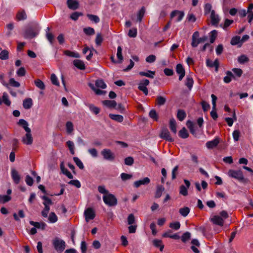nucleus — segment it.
Here are the masks:
<instances>
[{
  "instance_id": "nucleus-1",
  "label": "nucleus",
  "mask_w": 253,
  "mask_h": 253,
  "mask_svg": "<svg viewBox=\"0 0 253 253\" xmlns=\"http://www.w3.org/2000/svg\"><path fill=\"white\" fill-rule=\"evenodd\" d=\"M40 31L37 26H29L25 28L23 36L26 39H32L37 36Z\"/></svg>"
},
{
  "instance_id": "nucleus-2",
  "label": "nucleus",
  "mask_w": 253,
  "mask_h": 253,
  "mask_svg": "<svg viewBox=\"0 0 253 253\" xmlns=\"http://www.w3.org/2000/svg\"><path fill=\"white\" fill-rule=\"evenodd\" d=\"M227 175L229 177L235 178L240 182H244L245 181L243 172L241 170L229 169L228 171Z\"/></svg>"
},
{
  "instance_id": "nucleus-3",
  "label": "nucleus",
  "mask_w": 253,
  "mask_h": 253,
  "mask_svg": "<svg viewBox=\"0 0 253 253\" xmlns=\"http://www.w3.org/2000/svg\"><path fill=\"white\" fill-rule=\"evenodd\" d=\"M103 200L104 203L109 207L115 206L117 204V199L115 196L111 193L103 195Z\"/></svg>"
},
{
  "instance_id": "nucleus-4",
  "label": "nucleus",
  "mask_w": 253,
  "mask_h": 253,
  "mask_svg": "<svg viewBox=\"0 0 253 253\" xmlns=\"http://www.w3.org/2000/svg\"><path fill=\"white\" fill-rule=\"evenodd\" d=\"M199 34L197 31L195 32L192 35L191 42V45L192 47H197L199 43L205 42L208 39V38L206 36H203L200 38H199Z\"/></svg>"
},
{
  "instance_id": "nucleus-5",
  "label": "nucleus",
  "mask_w": 253,
  "mask_h": 253,
  "mask_svg": "<svg viewBox=\"0 0 253 253\" xmlns=\"http://www.w3.org/2000/svg\"><path fill=\"white\" fill-rule=\"evenodd\" d=\"M53 245L55 249L58 252H62L66 246L65 242L58 238H56L53 241Z\"/></svg>"
},
{
  "instance_id": "nucleus-6",
  "label": "nucleus",
  "mask_w": 253,
  "mask_h": 253,
  "mask_svg": "<svg viewBox=\"0 0 253 253\" xmlns=\"http://www.w3.org/2000/svg\"><path fill=\"white\" fill-rule=\"evenodd\" d=\"M101 154L106 160L112 161L115 159V155L110 149H104L101 151Z\"/></svg>"
},
{
  "instance_id": "nucleus-7",
  "label": "nucleus",
  "mask_w": 253,
  "mask_h": 253,
  "mask_svg": "<svg viewBox=\"0 0 253 253\" xmlns=\"http://www.w3.org/2000/svg\"><path fill=\"white\" fill-rule=\"evenodd\" d=\"M150 82L148 79H144L140 81L138 84V89L142 91L145 95L148 94V90L147 86L149 85Z\"/></svg>"
},
{
  "instance_id": "nucleus-8",
  "label": "nucleus",
  "mask_w": 253,
  "mask_h": 253,
  "mask_svg": "<svg viewBox=\"0 0 253 253\" xmlns=\"http://www.w3.org/2000/svg\"><path fill=\"white\" fill-rule=\"evenodd\" d=\"M26 134L22 138V141L24 144L30 145L33 143V141L31 130L26 131Z\"/></svg>"
},
{
  "instance_id": "nucleus-9",
  "label": "nucleus",
  "mask_w": 253,
  "mask_h": 253,
  "mask_svg": "<svg viewBox=\"0 0 253 253\" xmlns=\"http://www.w3.org/2000/svg\"><path fill=\"white\" fill-rule=\"evenodd\" d=\"M184 182L185 184V186L182 185L180 186L179 194L184 196H186L188 195V189L190 187V183L186 179H184Z\"/></svg>"
},
{
  "instance_id": "nucleus-10",
  "label": "nucleus",
  "mask_w": 253,
  "mask_h": 253,
  "mask_svg": "<svg viewBox=\"0 0 253 253\" xmlns=\"http://www.w3.org/2000/svg\"><path fill=\"white\" fill-rule=\"evenodd\" d=\"M210 18L211 25L216 26H217L220 21V17L219 15L215 13L214 10L211 11V13L210 14Z\"/></svg>"
},
{
  "instance_id": "nucleus-11",
  "label": "nucleus",
  "mask_w": 253,
  "mask_h": 253,
  "mask_svg": "<svg viewBox=\"0 0 253 253\" xmlns=\"http://www.w3.org/2000/svg\"><path fill=\"white\" fill-rule=\"evenodd\" d=\"M84 214L85 220L88 222L89 220L93 219L95 217V213L91 208H88L85 210Z\"/></svg>"
},
{
  "instance_id": "nucleus-12",
  "label": "nucleus",
  "mask_w": 253,
  "mask_h": 253,
  "mask_svg": "<svg viewBox=\"0 0 253 253\" xmlns=\"http://www.w3.org/2000/svg\"><path fill=\"white\" fill-rule=\"evenodd\" d=\"M206 65L208 67L210 68H215V71L217 72L218 70V67H219V61L217 59H216L214 61H212V60L208 59L206 60Z\"/></svg>"
},
{
  "instance_id": "nucleus-13",
  "label": "nucleus",
  "mask_w": 253,
  "mask_h": 253,
  "mask_svg": "<svg viewBox=\"0 0 253 253\" xmlns=\"http://www.w3.org/2000/svg\"><path fill=\"white\" fill-rule=\"evenodd\" d=\"M160 137L169 142L173 141V139L171 137L169 132L167 128H164L162 130Z\"/></svg>"
},
{
  "instance_id": "nucleus-14",
  "label": "nucleus",
  "mask_w": 253,
  "mask_h": 253,
  "mask_svg": "<svg viewBox=\"0 0 253 253\" xmlns=\"http://www.w3.org/2000/svg\"><path fill=\"white\" fill-rule=\"evenodd\" d=\"M184 15V13L183 12L178 10H174L172 11L170 14V18H173L175 16H177L176 22H179L183 19Z\"/></svg>"
},
{
  "instance_id": "nucleus-15",
  "label": "nucleus",
  "mask_w": 253,
  "mask_h": 253,
  "mask_svg": "<svg viewBox=\"0 0 253 253\" xmlns=\"http://www.w3.org/2000/svg\"><path fill=\"white\" fill-rule=\"evenodd\" d=\"M11 175L14 183L18 184L20 180V176L18 171L15 169H12L11 170Z\"/></svg>"
},
{
  "instance_id": "nucleus-16",
  "label": "nucleus",
  "mask_w": 253,
  "mask_h": 253,
  "mask_svg": "<svg viewBox=\"0 0 253 253\" xmlns=\"http://www.w3.org/2000/svg\"><path fill=\"white\" fill-rule=\"evenodd\" d=\"M176 72L179 74V80L181 81L185 76V70L181 64H178L176 67Z\"/></svg>"
},
{
  "instance_id": "nucleus-17",
  "label": "nucleus",
  "mask_w": 253,
  "mask_h": 253,
  "mask_svg": "<svg viewBox=\"0 0 253 253\" xmlns=\"http://www.w3.org/2000/svg\"><path fill=\"white\" fill-rule=\"evenodd\" d=\"M213 224L222 226L224 224L223 219L219 215H214L211 219Z\"/></svg>"
},
{
  "instance_id": "nucleus-18",
  "label": "nucleus",
  "mask_w": 253,
  "mask_h": 253,
  "mask_svg": "<svg viewBox=\"0 0 253 253\" xmlns=\"http://www.w3.org/2000/svg\"><path fill=\"white\" fill-rule=\"evenodd\" d=\"M67 4L69 8L76 10L79 7V3L76 0H67Z\"/></svg>"
},
{
  "instance_id": "nucleus-19",
  "label": "nucleus",
  "mask_w": 253,
  "mask_h": 253,
  "mask_svg": "<svg viewBox=\"0 0 253 253\" xmlns=\"http://www.w3.org/2000/svg\"><path fill=\"white\" fill-rule=\"evenodd\" d=\"M150 181V179L148 177H145L142 179L135 181L134 185L135 187L138 188L141 185H145L149 183Z\"/></svg>"
},
{
  "instance_id": "nucleus-20",
  "label": "nucleus",
  "mask_w": 253,
  "mask_h": 253,
  "mask_svg": "<svg viewBox=\"0 0 253 253\" xmlns=\"http://www.w3.org/2000/svg\"><path fill=\"white\" fill-rule=\"evenodd\" d=\"M33 106V100L31 98L25 99L23 101V107L25 109H29Z\"/></svg>"
},
{
  "instance_id": "nucleus-21",
  "label": "nucleus",
  "mask_w": 253,
  "mask_h": 253,
  "mask_svg": "<svg viewBox=\"0 0 253 253\" xmlns=\"http://www.w3.org/2000/svg\"><path fill=\"white\" fill-rule=\"evenodd\" d=\"M219 141L217 138H215L213 140L208 141L206 143V146L209 149H212L216 147L219 143Z\"/></svg>"
},
{
  "instance_id": "nucleus-22",
  "label": "nucleus",
  "mask_w": 253,
  "mask_h": 253,
  "mask_svg": "<svg viewBox=\"0 0 253 253\" xmlns=\"http://www.w3.org/2000/svg\"><path fill=\"white\" fill-rule=\"evenodd\" d=\"M60 168L61 169V171L62 173L66 175L70 179H73V175L71 174V173L67 169H66L65 168L64 163L62 162H61L60 164Z\"/></svg>"
},
{
  "instance_id": "nucleus-23",
  "label": "nucleus",
  "mask_w": 253,
  "mask_h": 253,
  "mask_svg": "<svg viewBox=\"0 0 253 253\" xmlns=\"http://www.w3.org/2000/svg\"><path fill=\"white\" fill-rule=\"evenodd\" d=\"M16 18L18 21L25 20L27 18V14L24 10H19L16 16Z\"/></svg>"
},
{
  "instance_id": "nucleus-24",
  "label": "nucleus",
  "mask_w": 253,
  "mask_h": 253,
  "mask_svg": "<svg viewBox=\"0 0 253 253\" xmlns=\"http://www.w3.org/2000/svg\"><path fill=\"white\" fill-rule=\"evenodd\" d=\"M30 224L31 225L34 226L36 228H37L39 229H44L46 225L44 222H35L33 221H30Z\"/></svg>"
},
{
  "instance_id": "nucleus-25",
  "label": "nucleus",
  "mask_w": 253,
  "mask_h": 253,
  "mask_svg": "<svg viewBox=\"0 0 253 253\" xmlns=\"http://www.w3.org/2000/svg\"><path fill=\"white\" fill-rule=\"evenodd\" d=\"M102 104L109 108H114L116 106V102L114 100H104L102 101Z\"/></svg>"
},
{
  "instance_id": "nucleus-26",
  "label": "nucleus",
  "mask_w": 253,
  "mask_h": 253,
  "mask_svg": "<svg viewBox=\"0 0 253 253\" xmlns=\"http://www.w3.org/2000/svg\"><path fill=\"white\" fill-rule=\"evenodd\" d=\"M109 116L112 120L119 123H122L124 120L123 116L121 115L110 114Z\"/></svg>"
},
{
  "instance_id": "nucleus-27",
  "label": "nucleus",
  "mask_w": 253,
  "mask_h": 253,
  "mask_svg": "<svg viewBox=\"0 0 253 253\" xmlns=\"http://www.w3.org/2000/svg\"><path fill=\"white\" fill-rule=\"evenodd\" d=\"M17 124L21 126L26 131L30 130L31 129L28 127L29 124L28 122L24 119H20L17 122Z\"/></svg>"
},
{
  "instance_id": "nucleus-28",
  "label": "nucleus",
  "mask_w": 253,
  "mask_h": 253,
  "mask_svg": "<svg viewBox=\"0 0 253 253\" xmlns=\"http://www.w3.org/2000/svg\"><path fill=\"white\" fill-rule=\"evenodd\" d=\"M226 73V76L224 77L223 79L224 83L226 84L229 83L231 81L232 78H235V76L231 71H228Z\"/></svg>"
},
{
  "instance_id": "nucleus-29",
  "label": "nucleus",
  "mask_w": 253,
  "mask_h": 253,
  "mask_svg": "<svg viewBox=\"0 0 253 253\" xmlns=\"http://www.w3.org/2000/svg\"><path fill=\"white\" fill-rule=\"evenodd\" d=\"M169 128L173 133H176V124L174 118H171L169 120Z\"/></svg>"
},
{
  "instance_id": "nucleus-30",
  "label": "nucleus",
  "mask_w": 253,
  "mask_h": 253,
  "mask_svg": "<svg viewBox=\"0 0 253 253\" xmlns=\"http://www.w3.org/2000/svg\"><path fill=\"white\" fill-rule=\"evenodd\" d=\"M74 65L77 68L80 70H84L85 69V65L83 61L81 60L76 59L74 61Z\"/></svg>"
},
{
  "instance_id": "nucleus-31",
  "label": "nucleus",
  "mask_w": 253,
  "mask_h": 253,
  "mask_svg": "<svg viewBox=\"0 0 253 253\" xmlns=\"http://www.w3.org/2000/svg\"><path fill=\"white\" fill-rule=\"evenodd\" d=\"M139 75L141 76H145L150 78H154L155 75V72L151 70H148L147 72H140Z\"/></svg>"
},
{
  "instance_id": "nucleus-32",
  "label": "nucleus",
  "mask_w": 253,
  "mask_h": 253,
  "mask_svg": "<svg viewBox=\"0 0 253 253\" xmlns=\"http://www.w3.org/2000/svg\"><path fill=\"white\" fill-rule=\"evenodd\" d=\"M165 190V188L162 185H158L157 187V190L155 193V197L156 198H159L161 197L163 192Z\"/></svg>"
},
{
  "instance_id": "nucleus-33",
  "label": "nucleus",
  "mask_w": 253,
  "mask_h": 253,
  "mask_svg": "<svg viewBox=\"0 0 253 253\" xmlns=\"http://www.w3.org/2000/svg\"><path fill=\"white\" fill-rule=\"evenodd\" d=\"M145 13V9L144 7H142L138 12L137 14V21L139 22H141L142 20V19L144 16Z\"/></svg>"
},
{
  "instance_id": "nucleus-34",
  "label": "nucleus",
  "mask_w": 253,
  "mask_h": 253,
  "mask_svg": "<svg viewBox=\"0 0 253 253\" xmlns=\"http://www.w3.org/2000/svg\"><path fill=\"white\" fill-rule=\"evenodd\" d=\"M86 106L88 107L89 110L95 115L98 114L100 112V109L92 104H88Z\"/></svg>"
},
{
  "instance_id": "nucleus-35",
  "label": "nucleus",
  "mask_w": 253,
  "mask_h": 253,
  "mask_svg": "<svg viewBox=\"0 0 253 253\" xmlns=\"http://www.w3.org/2000/svg\"><path fill=\"white\" fill-rule=\"evenodd\" d=\"M153 243L156 247L159 248L161 252L163 251L164 248V245L163 244L162 240L155 239L153 240Z\"/></svg>"
},
{
  "instance_id": "nucleus-36",
  "label": "nucleus",
  "mask_w": 253,
  "mask_h": 253,
  "mask_svg": "<svg viewBox=\"0 0 253 253\" xmlns=\"http://www.w3.org/2000/svg\"><path fill=\"white\" fill-rule=\"evenodd\" d=\"M35 85L41 90L45 89V85L43 82L40 79H37L34 82Z\"/></svg>"
},
{
  "instance_id": "nucleus-37",
  "label": "nucleus",
  "mask_w": 253,
  "mask_h": 253,
  "mask_svg": "<svg viewBox=\"0 0 253 253\" xmlns=\"http://www.w3.org/2000/svg\"><path fill=\"white\" fill-rule=\"evenodd\" d=\"M185 112L183 110H178L177 113V118L180 121H182L186 117Z\"/></svg>"
},
{
  "instance_id": "nucleus-38",
  "label": "nucleus",
  "mask_w": 253,
  "mask_h": 253,
  "mask_svg": "<svg viewBox=\"0 0 253 253\" xmlns=\"http://www.w3.org/2000/svg\"><path fill=\"white\" fill-rule=\"evenodd\" d=\"M179 213L183 216H186L190 212V209L188 207H185L180 208L179 210Z\"/></svg>"
},
{
  "instance_id": "nucleus-39",
  "label": "nucleus",
  "mask_w": 253,
  "mask_h": 253,
  "mask_svg": "<svg viewBox=\"0 0 253 253\" xmlns=\"http://www.w3.org/2000/svg\"><path fill=\"white\" fill-rule=\"evenodd\" d=\"M66 128L67 132L68 134L72 133L74 130V126L73 123L70 121L67 122L66 124Z\"/></svg>"
},
{
  "instance_id": "nucleus-40",
  "label": "nucleus",
  "mask_w": 253,
  "mask_h": 253,
  "mask_svg": "<svg viewBox=\"0 0 253 253\" xmlns=\"http://www.w3.org/2000/svg\"><path fill=\"white\" fill-rule=\"evenodd\" d=\"M193 79L189 76L186 77L185 85L187 86L189 90H191L193 84Z\"/></svg>"
},
{
  "instance_id": "nucleus-41",
  "label": "nucleus",
  "mask_w": 253,
  "mask_h": 253,
  "mask_svg": "<svg viewBox=\"0 0 253 253\" xmlns=\"http://www.w3.org/2000/svg\"><path fill=\"white\" fill-rule=\"evenodd\" d=\"M87 17L90 21L95 23H98L100 21V19L99 17L97 15L88 14L87 15Z\"/></svg>"
},
{
  "instance_id": "nucleus-42",
  "label": "nucleus",
  "mask_w": 253,
  "mask_h": 253,
  "mask_svg": "<svg viewBox=\"0 0 253 253\" xmlns=\"http://www.w3.org/2000/svg\"><path fill=\"white\" fill-rule=\"evenodd\" d=\"M188 133L185 127H183L179 131V136L182 138H186L188 137Z\"/></svg>"
},
{
  "instance_id": "nucleus-43",
  "label": "nucleus",
  "mask_w": 253,
  "mask_h": 253,
  "mask_svg": "<svg viewBox=\"0 0 253 253\" xmlns=\"http://www.w3.org/2000/svg\"><path fill=\"white\" fill-rule=\"evenodd\" d=\"M95 86L97 87H100L102 89H104L106 87L107 85L102 80H97L95 82Z\"/></svg>"
},
{
  "instance_id": "nucleus-44",
  "label": "nucleus",
  "mask_w": 253,
  "mask_h": 253,
  "mask_svg": "<svg viewBox=\"0 0 253 253\" xmlns=\"http://www.w3.org/2000/svg\"><path fill=\"white\" fill-rule=\"evenodd\" d=\"M90 87L95 92L96 94L97 95H102L106 93V91L101 90L98 88H97L96 87L94 86L93 84H89Z\"/></svg>"
},
{
  "instance_id": "nucleus-45",
  "label": "nucleus",
  "mask_w": 253,
  "mask_h": 253,
  "mask_svg": "<svg viewBox=\"0 0 253 253\" xmlns=\"http://www.w3.org/2000/svg\"><path fill=\"white\" fill-rule=\"evenodd\" d=\"M57 220L58 217L54 212H52L49 214L48 216V220L49 222L53 223L56 222Z\"/></svg>"
},
{
  "instance_id": "nucleus-46",
  "label": "nucleus",
  "mask_w": 253,
  "mask_h": 253,
  "mask_svg": "<svg viewBox=\"0 0 253 253\" xmlns=\"http://www.w3.org/2000/svg\"><path fill=\"white\" fill-rule=\"evenodd\" d=\"M73 160L76 165L81 169H84V166L81 160L77 157H75L73 158Z\"/></svg>"
},
{
  "instance_id": "nucleus-47",
  "label": "nucleus",
  "mask_w": 253,
  "mask_h": 253,
  "mask_svg": "<svg viewBox=\"0 0 253 253\" xmlns=\"http://www.w3.org/2000/svg\"><path fill=\"white\" fill-rule=\"evenodd\" d=\"M249 60V59L248 57L244 54L241 55L238 58V61L240 64H244L246 62H248Z\"/></svg>"
},
{
  "instance_id": "nucleus-48",
  "label": "nucleus",
  "mask_w": 253,
  "mask_h": 253,
  "mask_svg": "<svg viewBox=\"0 0 253 253\" xmlns=\"http://www.w3.org/2000/svg\"><path fill=\"white\" fill-rule=\"evenodd\" d=\"M2 102H3L6 105L9 106L11 104V102L8 99V96L6 92H4L2 95Z\"/></svg>"
},
{
  "instance_id": "nucleus-49",
  "label": "nucleus",
  "mask_w": 253,
  "mask_h": 253,
  "mask_svg": "<svg viewBox=\"0 0 253 253\" xmlns=\"http://www.w3.org/2000/svg\"><path fill=\"white\" fill-rule=\"evenodd\" d=\"M212 8V5L211 4L209 3H207L204 6V13L205 15H207L209 14L210 13H211V11L212 10L211 9Z\"/></svg>"
},
{
  "instance_id": "nucleus-50",
  "label": "nucleus",
  "mask_w": 253,
  "mask_h": 253,
  "mask_svg": "<svg viewBox=\"0 0 253 253\" xmlns=\"http://www.w3.org/2000/svg\"><path fill=\"white\" fill-rule=\"evenodd\" d=\"M66 143L70 150V153L72 155L75 154V146L74 142L73 141L69 140Z\"/></svg>"
},
{
  "instance_id": "nucleus-51",
  "label": "nucleus",
  "mask_w": 253,
  "mask_h": 253,
  "mask_svg": "<svg viewBox=\"0 0 253 253\" xmlns=\"http://www.w3.org/2000/svg\"><path fill=\"white\" fill-rule=\"evenodd\" d=\"M50 80L53 84L56 86H59V81L58 80L57 77L54 74H52L51 75Z\"/></svg>"
},
{
  "instance_id": "nucleus-52",
  "label": "nucleus",
  "mask_w": 253,
  "mask_h": 253,
  "mask_svg": "<svg viewBox=\"0 0 253 253\" xmlns=\"http://www.w3.org/2000/svg\"><path fill=\"white\" fill-rule=\"evenodd\" d=\"M122 49L120 46H119L117 48V56L119 60V63H121L123 60V57L122 55Z\"/></svg>"
},
{
  "instance_id": "nucleus-53",
  "label": "nucleus",
  "mask_w": 253,
  "mask_h": 253,
  "mask_svg": "<svg viewBox=\"0 0 253 253\" xmlns=\"http://www.w3.org/2000/svg\"><path fill=\"white\" fill-rule=\"evenodd\" d=\"M65 54L67 56L75 57V58H79L80 54L78 52H72L69 50H66L64 51Z\"/></svg>"
},
{
  "instance_id": "nucleus-54",
  "label": "nucleus",
  "mask_w": 253,
  "mask_h": 253,
  "mask_svg": "<svg viewBox=\"0 0 253 253\" xmlns=\"http://www.w3.org/2000/svg\"><path fill=\"white\" fill-rule=\"evenodd\" d=\"M190 233L189 232H186L182 235L181 239L183 242L185 243L190 239Z\"/></svg>"
},
{
  "instance_id": "nucleus-55",
  "label": "nucleus",
  "mask_w": 253,
  "mask_h": 253,
  "mask_svg": "<svg viewBox=\"0 0 253 253\" xmlns=\"http://www.w3.org/2000/svg\"><path fill=\"white\" fill-rule=\"evenodd\" d=\"M241 42V38L239 36H236L233 37L231 40V44L235 45Z\"/></svg>"
},
{
  "instance_id": "nucleus-56",
  "label": "nucleus",
  "mask_w": 253,
  "mask_h": 253,
  "mask_svg": "<svg viewBox=\"0 0 253 253\" xmlns=\"http://www.w3.org/2000/svg\"><path fill=\"white\" fill-rule=\"evenodd\" d=\"M137 31L136 28H133L130 29L128 33V36L130 38H135L137 36Z\"/></svg>"
},
{
  "instance_id": "nucleus-57",
  "label": "nucleus",
  "mask_w": 253,
  "mask_h": 253,
  "mask_svg": "<svg viewBox=\"0 0 253 253\" xmlns=\"http://www.w3.org/2000/svg\"><path fill=\"white\" fill-rule=\"evenodd\" d=\"M233 23V20H230L228 19H226L225 20V23L223 26L222 25H220L221 27H222V28L224 30H226L227 28L232 23Z\"/></svg>"
},
{
  "instance_id": "nucleus-58",
  "label": "nucleus",
  "mask_w": 253,
  "mask_h": 253,
  "mask_svg": "<svg viewBox=\"0 0 253 253\" xmlns=\"http://www.w3.org/2000/svg\"><path fill=\"white\" fill-rule=\"evenodd\" d=\"M149 116L151 118L155 121H157L158 119V114L155 110H151L149 112Z\"/></svg>"
},
{
  "instance_id": "nucleus-59",
  "label": "nucleus",
  "mask_w": 253,
  "mask_h": 253,
  "mask_svg": "<svg viewBox=\"0 0 253 253\" xmlns=\"http://www.w3.org/2000/svg\"><path fill=\"white\" fill-rule=\"evenodd\" d=\"M9 84L15 87H19L20 84L19 82L16 81L14 78H10L9 81Z\"/></svg>"
},
{
  "instance_id": "nucleus-60",
  "label": "nucleus",
  "mask_w": 253,
  "mask_h": 253,
  "mask_svg": "<svg viewBox=\"0 0 253 253\" xmlns=\"http://www.w3.org/2000/svg\"><path fill=\"white\" fill-rule=\"evenodd\" d=\"M211 34L210 42L212 43H213L215 40L217 34V32L215 30H212L211 31Z\"/></svg>"
},
{
  "instance_id": "nucleus-61",
  "label": "nucleus",
  "mask_w": 253,
  "mask_h": 253,
  "mask_svg": "<svg viewBox=\"0 0 253 253\" xmlns=\"http://www.w3.org/2000/svg\"><path fill=\"white\" fill-rule=\"evenodd\" d=\"M97 189L98 192L101 194H104V195H107L109 193V191L106 189L104 186H98Z\"/></svg>"
},
{
  "instance_id": "nucleus-62",
  "label": "nucleus",
  "mask_w": 253,
  "mask_h": 253,
  "mask_svg": "<svg viewBox=\"0 0 253 253\" xmlns=\"http://www.w3.org/2000/svg\"><path fill=\"white\" fill-rule=\"evenodd\" d=\"M84 32L87 35H92L95 33L94 30L91 27L84 28Z\"/></svg>"
},
{
  "instance_id": "nucleus-63",
  "label": "nucleus",
  "mask_w": 253,
  "mask_h": 253,
  "mask_svg": "<svg viewBox=\"0 0 253 253\" xmlns=\"http://www.w3.org/2000/svg\"><path fill=\"white\" fill-rule=\"evenodd\" d=\"M8 58V52L7 50H3L0 53V59L6 60Z\"/></svg>"
},
{
  "instance_id": "nucleus-64",
  "label": "nucleus",
  "mask_w": 253,
  "mask_h": 253,
  "mask_svg": "<svg viewBox=\"0 0 253 253\" xmlns=\"http://www.w3.org/2000/svg\"><path fill=\"white\" fill-rule=\"evenodd\" d=\"M16 74L18 77L24 76L26 74V71L24 67H20L17 71Z\"/></svg>"
}]
</instances>
